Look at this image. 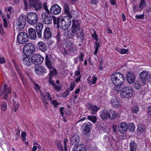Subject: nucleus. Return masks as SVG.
<instances>
[{
  "label": "nucleus",
  "mask_w": 151,
  "mask_h": 151,
  "mask_svg": "<svg viewBox=\"0 0 151 151\" xmlns=\"http://www.w3.org/2000/svg\"><path fill=\"white\" fill-rule=\"evenodd\" d=\"M0 32L1 35H3L4 34L3 29V28L2 25L0 23Z\"/></svg>",
  "instance_id": "nucleus-50"
},
{
  "label": "nucleus",
  "mask_w": 151,
  "mask_h": 151,
  "mask_svg": "<svg viewBox=\"0 0 151 151\" xmlns=\"http://www.w3.org/2000/svg\"><path fill=\"white\" fill-rule=\"evenodd\" d=\"M29 36L31 39L35 40L37 37L36 31L34 29L29 28L28 30Z\"/></svg>",
  "instance_id": "nucleus-21"
},
{
  "label": "nucleus",
  "mask_w": 151,
  "mask_h": 151,
  "mask_svg": "<svg viewBox=\"0 0 151 151\" xmlns=\"http://www.w3.org/2000/svg\"><path fill=\"white\" fill-rule=\"evenodd\" d=\"M100 46L101 45L98 42V41H96L95 42L94 45V48L95 49V51H94V54L95 55H96L98 49L99 48H100Z\"/></svg>",
  "instance_id": "nucleus-33"
},
{
  "label": "nucleus",
  "mask_w": 151,
  "mask_h": 151,
  "mask_svg": "<svg viewBox=\"0 0 151 151\" xmlns=\"http://www.w3.org/2000/svg\"><path fill=\"white\" fill-rule=\"evenodd\" d=\"M64 13L65 15H67L65 17L72 18V16L69 11V6L67 3H65L64 4Z\"/></svg>",
  "instance_id": "nucleus-26"
},
{
  "label": "nucleus",
  "mask_w": 151,
  "mask_h": 151,
  "mask_svg": "<svg viewBox=\"0 0 151 151\" xmlns=\"http://www.w3.org/2000/svg\"><path fill=\"white\" fill-rule=\"evenodd\" d=\"M73 151H87L86 148L84 145H75L73 148Z\"/></svg>",
  "instance_id": "nucleus-22"
},
{
  "label": "nucleus",
  "mask_w": 151,
  "mask_h": 151,
  "mask_svg": "<svg viewBox=\"0 0 151 151\" xmlns=\"http://www.w3.org/2000/svg\"><path fill=\"white\" fill-rule=\"evenodd\" d=\"M21 60L23 64L29 66L31 65V63H32V57L30 58L27 57H22L21 58Z\"/></svg>",
  "instance_id": "nucleus-20"
},
{
  "label": "nucleus",
  "mask_w": 151,
  "mask_h": 151,
  "mask_svg": "<svg viewBox=\"0 0 151 151\" xmlns=\"http://www.w3.org/2000/svg\"><path fill=\"white\" fill-rule=\"evenodd\" d=\"M21 136L22 138V139L23 141H25L26 140V133L24 132H22L21 134Z\"/></svg>",
  "instance_id": "nucleus-48"
},
{
  "label": "nucleus",
  "mask_w": 151,
  "mask_h": 151,
  "mask_svg": "<svg viewBox=\"0 0 151 151\" xmlns=\"http://www.w3.org/2000/svg\"><path fill=\"white\" fill-rule=\"evenodd\" d=\"M4 22V26L5 28H7L8 27V24L6 19L5 18H3Z\"/></svg>",
  "instance_id": "nucleus-51"
},
{
  "label": "nucleus",
  "mask_w": 151,
  "mask_h": 151,
  "mask_svg": "<svg viewBox=\"0 0 151 151\" xmlns=\"http://www.w3.org/2000/svg\"><path fill=\"white\" fill-rule=\"evenodd\" d=\"M54 107H56L58 105V103L56 100H53L52 102Z\"/></svg>",
  "instance_id": "nucleus-63"
},
{
  "label": "nucleus",
  "mask_w": 151,
  "mask_h": 151,
  "mask_svg": "<svg viewBox=\"0 0 151 151\" xmlns=\"http://www.w3.org/2000/svg\"><path fill=\"white\" fill-rule=\"evenodd\" d=\"M36 27L37 37L39 38H41L42 37V31L43 27V24L41 23L38 22L36 24Z\"/></svg>",
  "instance_id": "nucleus-17"
},
{
  "label": "nucleus",
  "mask_w": 151,
  "mask_h": 151,
  "mask_svg": "<svg viewBox=\"0 0 151 151\" xmlns=\"http://www.w3.org/2000/svg\"><path fill=\"white\" fill-rule=\"evenodd\" d=\"M60 19L59 18L57 19L56 18H54L53 19L54 21V24H57V26L58 27V23L59 21V20Z\"/></svg>",
  "instance_id": "nucleus-55"
},
{
  "label": "nucleus",
  "mask_w": 151,
  "mask_h": 151,
  "mask_svg": "<svg viewBox=\"0 0 151 151\" xmlns=\"http://www.w3.org/2000/svg\"><path fill=\"white\" fill-rule=\"evenodd\" d=\"M80 34L79 35H78V34L77 35H76L77 36V38L81 42H82L83 40H84V36L83 33L82 32V31H80L79 32Z\"/></svg>",
  "instance_id": "nucleus-35"
},
{
  "label": "nucleus",
  "mask_w": 151,
  "mask_h": 151,
  "mask_svg": "<svg viewBox=\"0 0 151 151\" xmlns=\"http://www.w3.org/2000/svg\"><path fill=\"white\" fill-rule=\"evenodd\" d=\"M134 86V88L137 90L139 89L141 87V85L139 83H136Z\"/></svg>",
  "instance_id": "nucleus-45"
},
{
  "label": "nucleus",
  "mask_w": 151,
  "mask_h": 151,
  "mask_svg": "<svg viewBox=\"0 0 151 151\" xmlns=\"http://www.w3.org/2000/svg\"><path fill=\"white\" fill-rule=\"evenodd\" d=\"M41 17L42 22L46 24L51 23L52 17H55L53 16H51L50 12L45 13V12L42 13Z\"/></svg>",
  "instance_id": "nucleus-7"
},
{
  "label": "nucleus",
  "mask_w": 151,
  "mask_h": 151,
  "mask_svg": "<svg viewBox=\"0 0 151 151\" xmlns=\"http://www.w3.org/2000/svg\"><path fill=\"white\" fill-rule=\"evenodd\" d=\"M74 75L75 76H77L78 77H80V76H81L79 70H76L74 73Z\"/></svg>",
  "instance_id": "nucleus-53"
},
{
  "label": "nucleus",
  "mask_w": 151,
  "mask_h": 151,
  "mask_svg": "<svg viewBox=\"0 0 151 151\" xmlns=\"http://www.w3.org/2000/svg\"><path fill=\"white\" fill-rule=\"evenodd\" d=\"M37 48L39 50L44 52L47 50V48L46 45L42 41L39 42L38 43L37 45Z\"/></svg>",
  "instance_id": "nucleus-19"
},
{
  "label": "nucleus",
  "mask_w": 151,
  "mask_h": 151,
  "mask_svg": "<svg viewBox=\"0 0 151 151\" xmlns=\"http://www.w3.org/2000/svg\"><path fill=\"white\" fill-rule=\"evenodd\" d=\"M147 113L148 114L151 116V106L148 107L147 110Z\"/></svg>",
  "instance_id": "nucleus-64"
},
{
  "label": "nucleus",
  "mask_w": 151,
  "mask_h": 151,
  "mask_svg": "<svg viewBox=\"0 0 151 151\" xmlns=\"http://www.w3.org/2000/svg\"><path fill=\"white\" fill-rule=\"evenodd\" d=\"M139 109L138 106L134 105L132 108V111L133 113L135 114L137 113L139 111Z\"/></svg>",
  "instance_id": "nucleus-41"
},
{
  "label": "nucleus",
  "mask_w": 151,
  "mask_h": 151,
  "mask_svg": "<svg viewBox=\"0 0 151 151\" xmlns=\"http://www.w3.org/2000/svg\"><path fill=\"white\" fill-rule=\"evenodd\" d=\"M57 74V72L55 69L54 68L53 70L50 71L49 78H51L52 77L55 76Z\"/></svg>",
  "instance_id": "nucleus-42"
},
{
  "label": "nucleus",
  "mask_w": 151,
  "mask_h": 151,
  "mask_svg": "<svg viewBox=\"0 0 151 151\" xmlns=\"http://www.w3.org/2000/svg\"><path fill=\"white\" fill-rule=\"evenodd\" d=\"M49 27H46L44 30L42 38L45 40L49 39L52 37V32Z\"/></svg>",
  "instance_id": "nucleus-18"
},
{
  "label": "nucleus",
  "mask_w": 151,
  "mask_h": 151,
  "mask_svg": "<svg viewBox=\"0 0 151 151\" xmlns=\"http://www.w3.org/2000/svg\"><path fill=\"white\" fill-rule=\"evenodd\" d=\"M50 59V57L48 55H46L45 58V64L50 69H51L52 68Z\"/></svg>",
  "instance_id": "nucleus-30"
},
{
  "label": "nucleus",
  "mask_w": 151,
  "mask_h": 151,
  "mask_svg": "<svg viewBox=\"0 0 151 151\" xmlns=\"http://www.w3.org/2000/svg\"><path fill=\"white\" fill-rule=\"evenodd\" d=\"M128 129L129 132L131 133L134 132L135 130V125L132 123H130L128 126Z\"/></svg>",
  "instance_id": "nucleus-36"
},
{
  "label": "nucleus",
  "mask_w": 151,
  "mask_h": 151,
  "mask_svg": "<svg viewBox=\"0 0 151 151\" xmlns=\"http://www.w3.org/2000/svg\"><path fill=\"white\" fill-rule=\"evenodd\" d=\"M127 80V82L132 84L135 81L136 76L132 72H129L126 74Z\"/></svg>",
  "instance_id": "nucleus-15"
},
{
  "label": "nucleus",
  "mask_w": 151,
  "mask_h": 151,
  "mask_svg": "<svg viewBox=\"0 0 151 151\" xmlns=\"http://www.w3.org/2000/svg\"><path fill=\"white\" fill-rule=\"evenodd\" d=\"M92 77L93 78L91 83L92 84H94L96 81L97 78L96 77L93 76Z\"/></svg>",
  "instance_id": "nucleus-59"
},
{
  "label": "nucleus",
  "mask_w": 151,
  "mask_h": 151,
  "mask_svg": "<svg viewBox=\"0 0 151 151\" xmlns=\"http://www.w3.org/2000/svg\"><path fill=\"white\" fill-rule=\"evenodd\" d=\"M50 79L49 80V83L51 85H53V86L55 85V83L51 79V78H50Z\"/></svg>",
  "instance_id": "nucleus-61"
},
{
  "label": "nucleus",
  "mask_w": 151,
  "mask_h": 151,
  "mask_svg": "<svg viewBox=\"0 0 151 151\" xmlns=\"http://www.w3.org/2000/svg\"><path fill=\"white\" fill-rule=\"evenodd\" d=\"M137 147V145L134 141H132L130 142L129 144L130 151H136Z\"/></svg>",
  "instance_id": "nucleus-31"
},
{
  "label": "nucleus",
  "mask_w": 151,
  "mask_h": 151,
  "mask_svg": "<svg viewBox=\"0 0 151 151\" xmlns=\"http://www.w3.org/2000/svg\"><path fill=\"white\" fill-rule=\"evenodd\" d=\"M109 117L111 119H113L115 118L117 115V114L114 111H112L109 112Z\"/></svg>",
  "instance_id": "nucleus-34"
},
{
  "label": "nucleus",
  "mask_w": 151,
  "mask_h": 151,
  "mask_svg": "<svg viewBox=\"0 0 151 151\" xmlns=\"http://www.w3.org/2000/svg\"><path fill=\"white\" fill-rule=\"evenodd\" d=\"M100 117L103 120H106L109 118V112L106 110H103L100 112Z\"/></svg>",
  "instance_id": "nucleus-28"
},
{
  "label": "nucleus",
  "mask_w": 151,
  "mask_h": 151,
  "mask_svg": "<svg viewBox=\"0 0 151 151\" xmlns=\"http://www.w3.org/2000/svg\"><path fill=\"white\" fill-rule=\"evenodd\" d=\"M61 9L57 4L53 5L50 7V14L53 15H58L61 12Z\"/></svg>",
  "instance_id": "nucleus-13"
},
{
  "label": "nucleus",
  "mask_w": 151,
  "mask_h": 151,
  "mask_svg": "<svg viewBox=\"0 0 151 151\" xmlns=\"http://www.w3.org/2000/svg\"><path fill=\"white\" fill-rule=\"evenodd\" d=\"M92 124L90 122H88L85 125L83 133L86 135H88V134L90 131V128L92 127Z\"/></svg>",
  "instance_id": "nucleus-27"
},
{
  "label": "nucleus",
  "mask_w": 151,
  "mask_h": 151,
  "mask_svg": "<svg viewBox=\"0 0 151 151\" xmlns=\"http://www.w3.org/2000/svg\"><path fill=\"white\" fill-rule=\"evenodd\" d=\"M83 56H84V55H83V54L81 52L80 56L79 57V58L80 60V62H82L83 61Z\"/></svg>",
  "instance_id": "nucleus-58"
},
{
  "label": "nucleus",
  "mask_w": 151,
  "mask_h": 151,
  "mask_svg": "<svg viewBox=\"0 0 151 151\" xmlns=\"http://www.w3.org/2000/svg\"><path fill=\"white\" fill-rule=\"evenodd\" d=\"M6 103L5 102H3L1 106V109L4 111H5L6 109Z\"/></svg>",
  "instance_id": "nucleus-46"
},
{
  "label": "nucleus",
  "mask_w": 151,
  "mask_h": 151,
  "mask_svg": "<svg viewBox=\"0 0 151 151\" xmlns=\"http://www.w3.org/2000/svg\"><path fill=\"white\" fill-rule=\"evenodd\" d=\"M72 26L71 28V31L73 33H76V35L79 33L80 30V24L78 21L73 19L72 20ZM71 34L72 36H73V34Z\"/></svg>",
  "instance_id": "nucleus-11"
},
{
  "label": "nucleus",
  "mask_w": 151,
  "mask_h": 151,
  "mask_svg": "<svg viewBox=\"0 0 151 151\" xmlns=\"http://www.w3.org/2000/svg\"><path fill=\"white\" fill-rule=\"evenodd\" d=\"M128 126L127 123L123 122L121 123L118 126V131L122 134H124L127 131Z\"/></svg>",
  "instance_id": "nucleus-16"
},
{
  "label": "nucleus",
  "mask_w": 151,
  "mask_h": 151,
  "mask_svg": "<svg viewBox=\"0 0 151 151\" xmlns=\"http://www.w3.org/2000/svg\"><path fill=\"white\" fill-rule=\"evenodd\" d=\"M75 86V83L74 82H71L70 83V90L72 91Z\"/></svg>",
  "instance_id": "nucleus-52"
},
{
  "label": "nucleus",
  "mask_w": 151,
  "mask_h": 151,
  "mask_svg": "<svg viewBox=\"0 0 151 151\" xmlns=\"http://www.w3.org/2000/svg\"><path fill=\"white\" fill-rule=\"evenodd\" d=\"M111 103L113 107H119L121 105V102L119 101L118 99L116 98H114L110 100Z\"/></svg>",
  "instance_id": "nucleus-25"
},
{
  "label": "nucleus",
  "mask_w": 151,
  "mask_h": 151,
  "mask_svg": "<svg viewBox=\"0 0 151 151\" xmlns=\"http://www.w3.org/2000/svg\"><path fill=\"white\" fill-rule=\"evenodd\" d=\"M71 18L68 17H64L61 18L58 23V27L63 30L67 29L70 25Z\"/></svg>",
  "instance_id": "nucleus-2"
},
{
  "label": "nucleus",
  "mask_w": 151,
  "mask_h": 151,
  "mask_svg": "<svg viewBox=\"0 0 151 151\" xmlns=\"http://www.w3.org/2000/svg\"><path fill=\"white\" fill-rule=\"evenodd\" d=\"M17 132L15 134V139L16 140H17L19 138V135H20V130L19 129H18L17 130Z\"/></svg>",
  "instance_id": "nucleus-44"
},
{
  "label": "nucleus",
  "mask_w": 151,
  "mask_h": 151,
  "mask_svg": "<svg viewBox=\"0 0 151 151\" xmlns=\"http://www.w3.org/2000/svg\"><path fill=\"white\" fill-rule=\"evenodd\" d=\"M111 79L113 84L116 86H121L124 81V77L119 73H115L111 76Z\"/></svg>",
  "instance_id": "nucleus-1"
},
{
  "label": "nucleus",
  "mask_w": 151,
  "mask_h": 151,
  "mask_svg": "<svg viewBox=\"0 0 151 151\" xmlns=\"http://www.w3.org/2000/svg\"><path fill=\"white\" fill-rule=\"evenodd\" d=\"M60 36L61 35L60 33L59 32H58L56 36V38L58 43L61 40Z\"/></svg>",
  "instance_id": "nucleus-47"
},
{
  "label": "nucleus",
  "mask_w": 151,
  "mask_h": 151,
  "mask_svg": "<svg viewBox=\"0 0 151 151\" xmlns=\"http://www.w3.org/2000/svg\"><path fill=\"white\" fill-rule=\"evenodd\" d=\"M145 0H140L139 8L142 10L145 6Z\"/></svg>",
  "instance_id": "nucleus-40"
},
{
  "label": "nucleus",
  "mask_w": 151,
  "mask_h": 151,
  "mask_svg": "<svg viewBox=\"0 0 151 151\" xmlns=\"http://www.w3.org/2000/svg\"><path fill=\"white\" fill-rule=\"evenodd\" d=\"M92 36L94 40H96V41H98V36L95 31H94V34L92 35Z\"/></svg>",
  "instance_id": "nucleus-49"
},
{
  "label": "nucleus",
  "mask_w": 151,
  "mask_h": 151,
  "mask_svg": "<svg viewBox=\"0 0 151 151\" xmlns=\"http://www.w3.org/2000/svg\"><path fill=\"white\" fill-rule=\"evenodd\" d=\"M42 5H43V6L45 10V13L50 12L49 10L47 8L46 2L44 3L43 4H42Z\"/></svg>",
  "instance_id": "nucleus-43"
},
{
  "label": "nucleus",
  "mask_w": 151,
  "mask_h": 151,
  "mask_svg": "<svg viewBox=\"0 0 151 151\" xmlns=\"http://www.w3.org/2000/svg\"><path fill=\"white\" fill-rule=\"evenodd\" d=\"M35 47L32 43L28 42L25 44L23 48L24 54L29 56L34 53L35 51Z\"/></svg>",
  "instance_id": "nucleus-3"
},
{
  "label": "nucleus",
  "mask_w": 151,
  "mask_h": 151,
  "mask_svg": "<svg viewBox=\"0 0 151 151\" xmlns=\"http://www.w3.org/2000/svg\"><path fill=\"white\" fill-rule=\"evenodd\" d=\"M35 70L36 73L38 74H41L42 73H45L46 72L45 68L41 65L35 66Z\"/></svg>",
  "instance_id": "nucleus-23"
},
{
  "label": "nucleus",
  "mask_w": 151,
  "mask_h": 151,
  "mask_svg": "<svg viewBox=\"0 0 151 151\" xmlns=\"http://www.w3.org/2000/svg\"><path fill=\"white\" fill-rule=\"evenodd\" d=\"M32 57V63L37 65L42 63L44 59L42 56L38 54H35Z\"/></svg>",
  "instance_id": "nucleus-12"
},
{
  "label": "nucleus",
  "mask_w": 151,
  "mask_h": 151,
  "mask_svg": "<svg viewBox=\"0 0 151 151\" xmlns=\"http://www.w3.org/2000/svg\"><path fill=\"white\" fill-rule=\"evenodd\" d=\"M144 14H142L139 15H136L135 17L136 18L138 19H142L144 18Z\"/></svg>",
  "instance_id": "nucleus-56"
},
{
  "label": "nucleus",
  "mask_w": 151,
  "mask_h": 151,
  "mask_svg": "<svg viewBox=\"0 0 151 151\" xmlns=\"http://www.w3.org/2000/svg\"><path fill=\"white\" fill-rule=\"evenodd\" d=\"M117 87V86H116V87H115L114 90L117 93L121 91H122V89H121V88L120 87V86H119V87Z\"/></svg>",
  "instance_id": "nucleus-54"
},
{
  "label": "nucleus",
  "mask_w": 151,
  "mask_h": 151,
  "mask_svg": "<svg viewBox=\"0 0 151 151\" xmlns=\"http://www.w3.org/2000/svg\"><path fill=\"white\" fill-rule=\"evenodd\" d=\"M42 101L44 104L45 109H47L48 108L47 105L48 104L49 101L48 100L45 98V96H44L43 97V99H42Z\"/></svg>",
  "instance_id": "nucleus-39"
},
{
  "label": "nucleus",
  "mask_w": 151,
  "mask_h": 151,
  "mask_svg": "<svg viewBox=\"0 0 151 151\" xmlns=\"http://www.w3.org/2000/svg\"><path fill=\"white\" fill-rule=\"evenodd\" d=\"M148 73L146 71H143L141 72L139 75V78L142 82V85L146 84L148 77Z\"/></svg>",
  "instance_id": "nucleus-14"
},
{
  "label": "nucleus",
  "mask_w": 151,
  "mask_h": 151,
  "mask_svg": "<svg viewBox=\"0 0 151 151\" xmlns=\"http://www.w3.org/2000/svg\"><path fill=\"white\" fill-rule=\"evenodd\" d=\"M87 119L95 123L97 121V117L96 116H87Z\"/></svg>",
  "instance_id": "nucleus-37"
},
{
  "label": "nucleus",
  "mask_w": 151,
  "mask_h": 151,
  "mask_svg": "<svg viewBox=\"0 0 151 151\" xmlns=\"http://www.w3.org/2000/svg\"><path fill=\"white\" fill-rule=\"evenodd\" d=\"M132 89L129 87H124L122 88L121 96L123 98L128 99L132 96Z\"/></svg>",
  "instance_id": "nucleus-6"
},
{
  "label": "nucleus",
  "mask_w": 151,
  "mask_h": 151,
  "mask_svg": "<svg viewBox=\"0 0 151 151\" xmlns=\"http://www.w3.org/2000/svg\"><path fill=\"white\" fill-rule=\"evenodd\" d=\"M28 37L27 34L25 32H20L17 37V42L20 44H24L28 41Z\"/></svg>",
  "instance_id": "nucleus-9"
},
{
  "label": "nucleus",
  "mask_w": 151,
  "mask_h": 151,
  "mask_svg": "<svg viewBox=\"0 0 151 151\" xmlns=\"http://www.w3.org/2000/svg\"><path fill=\"white\" fill-rule=\"evenodd\" d=\"M27 22L31 25H34L38 21V17L36 13L29 12L27 15Z\"/></svg>",
  "instance_id": "nucleus-5"
},
{
  "label": "nucleus",
  "mask_w": 151,
  "mask_h": 151,
  "mask_svg": "<svg viewBox=\"0 0 151 151\" xmlns=\"http://www.w3.org/2000/svg\"><path fill=\"white\" fill-rule=\"evenodd\" d=\"M71 140L73 144H77L80 142V138L79 136L74 135L71 138Z\"/></svg>",
  "instance_id": "nucleus-32"
},
{
  "label": "nucleus",
  "mask_w": 151,
  "mask_h": 151,
  "mask_svg": "<svg viewBox=\"0 0 151 151\" xmlns=\"http://www.w3.org/2000/svg\"><path fill=\"white\" fill-rule=\"evenodd\" d=\"M12 100L13 102V105L11 106V108L12 110L16 112L18 110L19 105L18 102L14 101V99H13Z\"/></svg>",
  "instance_id": "nucleus-29"
},
{
  "label": "nucleus",
  "mask_w": 151,
  "mask_h": 151,
  "mask_svg": "<svg viewBox=\"0 0 151 151\" xmlns=\"http://www.w3.org/2000/svg\"><path fill=\"white\" fill-rule=\"evenodd\" d=\"M11 89L6 84L4 85L3 87H1L0 89V96H1L4 94V99L6 100L8 95L11 93Z\"/></svg>",
  "instance_id": "nucleus-10"
},
{
  "label": "nucleus",
  "mask_w": 151,
  "mask_h": 151,
  "mask_svg": "<svg viewBox=\"0 0 151 151\" xmlns=\"http://www.w3.org/2000/svg\"><path fill=\"white\" fill-rule=\"evenodd\" d=\"M45 96H46L47 97V99H49L50 101H51L52 100L51 96L49 93H47L46 95Z\"/></svg>",
  "instance_id": "nucleus-62"
},
{
  "label": "nucleus",
  "mask_w": 151,
  "mask_h": 151,
  "mask_svg": "<svg viewBox=\"0 0 151 151\" xmlns=\"http://www.w3.org/2000/svg\"><path fill=\"white\" fill-rule=\"evenodd\" d=\"M69 94V91H66L65 92H64L63 94V96L64 97H67Z\"/></svg>",
  "instance_id": "nucleus-60"
},
{
  "label": "nucleus",
  "mask_w": 151,
  "mask_h": 151,
  "mask_svg": "<svg viewBox=\"0 0 151 151\" xmlns=\"http://www.w3.org/2000/svg\"><path fill=\"white\" fill-rule=\"evenodd\" d=\"M26 22V16L23 14L20 15L16 23V25L18 27L17 29L18 31H20L24 29Z\"/></svg>",
  "instance_id": "nucleus-4"
},
{
  "label": "nucleus",
  "mask_w": 151,
  "mask_h": 151,
  "mask_svg": "<svg viewBox=\"0 0 151 151\" xmlns=\"http://www.w3.org/2000/svg\"><path fill=\"white\" fill-rule=\"evenodd\" d=\"M145 129V127L144 125H139L137 127V131L139 132H144Z\"/></svg>",
  "instance_id": "nucleus-38"
},
{
  "label": "nucleus",
  "mask_w": 151,
  "mask_h": 151,
  "mask_svg": "<svg viewBox=\"0 0 151 151\" xmlns=\"http://www.w3.org/2000/svg\"><path fill=\"white\" fill-rule=\"evenodd\" d=\"M129 50L125 49H122L120 52V53L122 54H124L127 52Z\"/></svg>",
  "instance_id": "nucleus-57"
},
{
  "label": "nucleus",
  "mask_w": 151,
  "mask_h": 151,
  "mask_svg": "<svg viewBox=\"0 0 151 151\" xmlns=\"http://www.w3.org/2000/svg\"><path fill=\"white\" fill-rule=\"evenodd\" d=\"M99 109V108H98L96 105L91 104L89 105L88 110L91 113L93 114H96Z\"/></svg>",
  "instance_id": "nucleus-24"
},
{
  "label": "nucleus",
  "mask_w": 151,
  "mask_h": 151,
  "mask_svg": "<svg viewBox=\"0 0 151 151\" xmlns=\"http://www.w3.org/2000/svg\"><path fill=\"white\" fill-rule=\"evenodd\" d=\"M29 6L36 11L39 10L42 8V4L40 0H29Z\"/></svg>",
  "instance_id": "nucleus-8"
}]
</instances>
